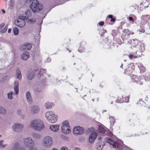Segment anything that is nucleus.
Listing matches in <instances>:
<instances>
[{"instance_id":"1a4fd4ad","label":"nucleus","mask_w":150,"mask_h":150,"mask_svg":"<svg viewBox=\"0 0 150 150\" xmlns=\"http://www.w3.org/2000/svg\"><path fill=\"white\" fill-rule=\"evenodd\" d=\"M24 18L22 16L19 20H17L15 22V25L20 27L22 28L24 27L25 24V22L23 20Z\"/></svg>"},{"instance_id":"13d9d810","label":"nucleus","mask_w":150,"mask_h":150,"mask_svg":"<svg viewBox=\"0 0 150 150\" xmlns=\"http://www.w3.org/2000/svg\"><path fill=\"white\" fill-rule=\"evenodd\" d=\"M148 108H149H149H150V107H148Z\"/></svg>"},{"instance_id":"bf43d9fd","label":"nucleus","mask_w":150,"mask_h":150,"mask_svg":"<svg viewBox=\"0 0 150 150\" xmlns=\"http://www.w3.org/2000/svg\"><path fill=\"white\" fill-rule=\"evenodd\" d=\"M7 0H4L5 1H6Z\"/></svg>"},{"instance_id":"9d476101","label":"nucleus","mask_w":150,"mask_h":150,"mask_svg":"<svg viewBox=\"0 0 150 150\" xmlns=\"http://www.w3.org/2000/svg\"><path fill=\"white\" fill-rule=\"evenodd\" d=\"M105 142L108 143L112 145L113 147L116 148L117 146V148H118V146L117 143L115 142H114L110 138H105Z\"/></svg>"},{"instance_id":"c9c22d12","label":"nucleus","mask_w":150,"mask_h":150,"mask_svg":"<svg viewBox=\"0 0 150 150\" xmlns=\"http://www.w3.org/2000/svg\"><path fill=\"white\" fill-rule=\"evenodd\" d=\"M35 22V20L34 19H32L30 20L29 21L28 23H32Z\"/></svg>"},{"instance_id":"2f4dec72","label":"nucleus","mask_w":150,"mask_h":150,"mask_svg":"<svg viewBox=\"0 0 150 150\" xmlns=\"http://www.w3.org/2000/svg\"><path fill=\"white\" fill-rule=\"evenodd\" d=\"M46 70L45 69H40V70L39 74L40 75H41V74H42L43 73H46Z\"/></svg>"},{"instance_id":"c756f323","label":"nucleus","mask_w":150,"mask_h":150,"mask_svg":"<svg viewBox=\"0 0 150 150\" xmlns=\"http://www.w3.org/2000/svg\"><path fill=\"white\" fill-rule=\"evenodd\" d=\"M14 4V0H11L10 1L9 6L11 8H12Z\"/></svg>"},{"instance_id":"f8f14e48","label":"nucleus","mask_w":150,"mask_h":150,"mask_svg":"<svg viewBox=\"0 0 150 150\" xmlns=\"http://www.w3.org/2000/svg\"><path fill=\"white\" fill-rule=\"evenodd\" d=\"M30 57V54L28 51L23 52L21 56V58L24 60H27Z\"/></svg>"},{"instance_id":"4c0bfd02","label":"nucleus","mask_w":150,"mask_h":150,"mask_svg":"<svg viewBox=\"0 0 150 150\" xmlns=\"http://www.w3.org/2000/svg\"><path fill=\"white\" fill-rule=\"evenodd\" d=\"M17 113L18 115H20L21 113V111L20 109H18L17 111Z\"/></svg>"},{"instance_id":"393cba45","label":"nucleus","mask_w":150,"mask_h":150,"mask_svg":"<svg viewBox=\"0 0 150 150\" xmlns=\"http://www.w3.org/2000/svg\"><path fill=\"white\" fill-rule=\"evenodd\" d=\"M96 149L98 150H101L103 148V147L101 146V143L100 142L97 143L96 145Z\"/></svg>"},{"instance_id":"052dcab7","label":"nucleus","mask_w":150,"mask_h":150,"mask_svg":"<svg viewBox=\"0 0 150 150\" xmlns=\"http://www.w3.org/2000/svg\"><path fill=\"white\" fill-rule=\"evenodd\" d=\"M111 103V104H112V102Z\"/></svg>"},{"instance_id":"dca6fc26","label":"nucleus","mask_w":150,"mask_h":150,"mask_svg":"<svg viewBox=\"0 0 150 150\" xmlns=\"http://www.w3.org/2000/svg\"><path fill=\"white\" fill-rule=\"evenodd\" d=\"M32 137L35 140H38L41 138V136L39 134L36 133H33L31 134Z\"/></svg>"},{"instance_id":"f704fd0d","label":"nucleus","mask_w":150,"mask_h":150,"mask_svg":"<svg viewBox=\"0 0 150 150\" xmlns=\"http://www.w3.org/2000/svg\"><path fill=\"white\" fill-rule=\"evenodd\" d=\"M61 150H71L70 149H69L67 147L64 146L62 147L61 149Z\"/></svg>"},{"instance_id":"79ce46f5","label":"nucleus","mask_w":150,"mask_h":150,"mask_svg":"<svg viewBox=\"0 0 150 150\" xmlns=\"http://www.w3.org/2000/svg\"><path fill=\"white\" fill-rule=\"evenodd\" d=\"M129 20L130 21H132V22H133L134 21V19H133V18L132 17H129Z\"/></svg>"},{"instance_id":"6ab92c4d","label":"nucleus","mask_w":150,"mask_h":150,"mask_svg":"<svg viewBox=\"0 0 150 150\" xmlns=\"http://www.w3.org/2000/svg\"><path fill=\"white\" fill-rule=\"evenodd\" d=\"M59 125H52L50 126V129L54 132H57L59 129Z\"/></svg>"},{"instance_id":"5fc2aeb1","label":"nucleus","mask_w":150,"mask_h":150,"mask_svg":"<svg viewBox=\"0 0 150 150\" xmlns=\"http://www.w3.org/2000/svg\"><path fill=\"white\" fill-rule=\"evenodd\" d=\"M41 23H38V25H40V24H41Z\"/></svg>"},{"instance_id":"aec40b11","label":"nucleus","mask_w":150,"mask_h":150,"mask_svg":"<svg viewBox=\"0 0 150 150\" xmlns=\"http://www.w3.org/2000/svg\"><path fill=\"white\" fill-rule=\"evenodd\" d=\"M53 106V103H52L47 102L45 104V107L46 108V109H47L51 108L52 107V106Z\"/></svg>"},{"instance_id":"2eb2a0df","label":"nucleus","mask_w":150,"mask_h":150,"mask_svg":"<svg viewBox=\"0 0 150 150\" xmlns=\"http://www.w3.org/2000/svg\"><path fill=\"white\" fill-rule=\"evenodd\" d=\"M26 96L28 102L31 104L32 102V99L31 94L29 91L27 92L26 93Z\"/></svg>"},{"instance_id":"37998d69","label":"nucleus","mask_w":150,"mask_h":150,"mask_svg":"<svg viewBox=\"0 0 150 150\" xmlns=\"http://www.w3.org/2000/svg\"><path fill=\"white\" fill-rule=\"evenodd\" d=\"M133 57V55H132L131 54H130L129 55V58L130 59H132V57Z\"/></svg>"},{"instance_id":"8fccbe9b","label":"nucleus","mask_w":150,"mask_h":150,"mask_svg":"<svg viewBox=\"0 0 150 150\" xmlns=\"http://www.w3.org/2000/svg\"><path fill=\"white\" fill-rule=\"evenodd\" d=\"M75 150H80V149L79 148H76Z\"/></svg>"},{"instance_id":"a878e982","label":"nucleus","mask_w":150,"mask_h":150,"mask_svg":"<svg viewBox=\"0 0 150 150\" xmlns=\"http://www.w3.org/2000/svg\"><path fill=\"white\" fill-rule=\"evenodd\" d=\"M13 32L14 35H17L19 33L18 28H14L13 29Z\"/></svg>"},{"instance_id":"0eeeda50","label":"nucleus","mask_w":150,"mask_h":150,"mask_svg":"<svg viewBox=\"0 0 150 150\" xmlns=\"http://www.w3.org/2000/svg\"><path fill=\"white\" fill-rule=\"evenodd\" d=\"M24 127V126L22 124L20 123L14 124L12 126L13 130L17 133L21 132Z\"/></svg>"},{"instance_id":"a211bd4d","label":"nucleus","mask_w":150,"mask_h":150,"mask_svg":"<svg viewBox=\"0 0 150 150\" xmlns=\"http://www.w3.org/2000/svg\"><path fill=\"white\" fill-rule=\"evenodd\" d=\"M35 72L34 71H30L27 75V78L29 80H31L34 77Z\"/></svg>"},{"instance_id":"e433bc0d","label":"nucleus","mask_w":150,"mask_h":150,"mask_svg":"<svg viewBox=\"0 0 150 150\" xmlns=\"http://www.w3.org/2000/svg\"><path fill=\"white\" fill-rule=\"evenodd\" d=\"M28 150H38L36 148L34 147H30V148H29Z\"/></svg>"},{"instance_id":"9b49d317","label":"nucleus","mask_w":150,"mask_h":150,"mask_svg":"<svg viewBox=\"0 0 150 150\" xmlns=\"http://www.w3.org/2000/svg\"><path fill=\"white\" fill-rule=\"evenodd\" d=\"M97 134L93 132L90 135L89 138V141L91 143H93L97 137Z\"/></svg>"},{"instance_id":"7c9ffc66","label":"nucleus","mask_w":150,"mask_h":150,"mask_svg":"<svg viewBox=\"0 0 150 150\" xmlns=\"http://www.w3.org/2000/svg\"><path fill=\"white\" fill-rule=\"evenodd\" d=\"M8 24H7L6 25L4 29L1 30V33H4L6 32L8 29Z\"/></svg>"},{"instance_id":"f3484780","label":"nucleus","mask_w":150,"mask_h":150,"mask_svg":"<svg viewBox=\"0 0 150 150\" xmlns=\"http://www.w3.org/2000/svg\"><path fill=\"white\" fill-rule=\"evenodd\" d=\"M16 74L17 78L20 80H21L22 75L20 70L19 68H17L16 70Z\"/></svg>"},{"instance_id":"473e14b6","label":"nucleus","mask_w":150,"mask_h":150,"mask_svg":"<svg viewBox=\"0 0 150 150\" xmlns=\"http://www.w3.org/2000/svg\"><path fill=\"white\" fill-rule=\"evenodd\" d=\"M99 131L100 133H104L105 132V130L104 128L102 127L101 126H100L99 128Z\"/></svg>"},{"instance_id":"603ef678","label":"nucleus","mask_w":150,"mask_h":150,"mask_svg":"<svg viewBox=\"0 0 150 150\" xmlns=\"http://www.w3.org/2000/svg\"><path fill=\"white\" fill-rule=\"evenodd\" d=\"M19 150H25V149H24V148L22 147L21 149Z\"/></svg>"},{"instance_id":"49530a36","label":"nucleus","mask_w":150,"mask_h":150,"mask_svg":"<svg viewBox=\"0 0 150 150\" xmlns=\"http://www.w3.org/2000/svg\"><path fill=\"white\" fill-rule=\"evenodd\" d=\"M11 29L10 28H9L8 29V33H10L11 32Z\"/></svg>"},{"instance_id":"ddd939ff","label":"nucleus","mask_w":150,"mask_h":150,"mask_svg":"<svg viewBox=\"0 0 150 150\" xmlns=\"http://www.w3.org/2000/svg\"><path fill=\"white\" fill-rule=\"evenodd\" d=\"M39 111V108L37 105H33L31 107V111L35 114L38 113Z\"/></svg>"},{"instance_id":"864d4df0","label":"nucleus","mask_w":150,"mask_h":150,"mask_svg":"<svg viewBox=\"0 0 150 150\" xmlns=\"http://www.w3.org/2000/svg\"><path fill=\"white\" fill-rule=\"evenodd\" d=\"M52 150H58L57 149L54 148H53Z\"/></svg>"},{"instance_id":"4468645a","label":"nucleus","mask_w":150,"mask_h":150,"mask_svg":"<svg viewBox=\"0 0 150 150\" xmlns=\"http://www.w3.org/2000/svg\"><path fill=\"white\" fill-rule=\"evenodd\" d=\"M19 83V81L17 80L15 81L14 82V92L16 95H18V93L19 88L18 85Z\"/></svg>"},{"instance_id":"f03ea898","label":"nucleus","mask_w":150,"mask_h":150,"mask_svg":"<svg viewBox=\"0 0 150 150\" xmlns=\"http://www.w3.org/2000/svg\"><path fill=\"white\" fill-rule=\"evenodd\" d=\"M31 1L32 2L30 5V8L33 12H38L42 9V5L37 0H27V2L30 3Z\"/></svg>"},{"instance_id":"58836bf2","label":"nucleus","mask_w":150,"mask_h":150,"mask_svg":"<svg viewBox=\"0 0 150 150\" xmlns=\"http://www.w3.org/2000/svg\"><path fill=\"white\" fill-rule=\"evenodd\" d=\"M146 18H147L148 19L149 18H150V16H149L147 15H146L142 16L141 17V18H142L143 19V18H144V17H146Z\"/></svg>"},{"instance_id":"680f3d73","label":"nucleus","mask_w":150,"mask_h":150,"mask_svg":"<svg viewBox=\"0 0 150 150\" xmlns=\"http://www.w3.org/2000/svg\"><path fill=\"white\" fill-rule=\"evenodd\" d=\"M75 63H74V65H75Z\"/></svg>"},{"instance_id":"7ed1b4c3","label":"nucleus","mask_w":150,"mask_h":150,"mask_svg":"<svg viewBox=\"0 0 150 150\" xmlns=\"http://www.w3.org/2000/svg\"><path fill=\"white\" fill-rule=\"evenodd\" d=\"M47 120L52 123L56 122L57 120V117L56 115L52 111H47L45 114Z\"/></svg>"},{"instance_id":"a18cd8bd","label":"nucleus","mask_w":150,"mask_h":150,"mask_svg":"<svg viewBox=\"0 0 150 150\" xmlns=\"http://www.w3.org/2000/svg\"><path fill=\"white\" fill-rule=\"evenodd\" d=\"M108 18H112V16L111 15H108Z\"/></svg>"},{"instance_id":"6e6552de","label":"nucleus","mask_w":150,"mask_h":150,"mask_svg":"<svg viewBox=\"0 0 150 150\" xmlns=\"http://www.w3.org/2000/svg\"><path fill=\"white\" fill-rule=\"evenodd\" d=\"M73 132L74 134L81 135L84 133V129L80 126L75 127L73 129Z\"/></svg>"},{"instance_id":"c85d7f7f","label":"nucleus","mask_w":150,"mask_h":150,"mask_svg":"<svg viewBox=\"0 0 150 150\" xmlns=\"http://www.w3.org/2000/svg\"><path fill=\"white\" fill-rule=\"evenodd\" d=\"M4 142L3 140L0 141V147L1 148H4L7 146V144H3Z\"/></svg>"},{"instance_id":"a19ab883","label":"nucleus","mask_w":150,"mask_h":150,"mask_svg":"<svg viewBox=\"0 0 150 150\" xmlns=\"http://www.w3.org/2000/svg\"><path fill=\"white\" fill-rule=\"evenodd\" d=\"M99 25L100 26L103 25L104 24V22L103 21H101L99 23Z\"/></svg>"},{"instance_id":"5701e85b","label":"nucleus","mask_w":150,"mask_h":150,"mask_svg":"<svg viewBox=\"0 0 150 150\" xmlns=\"http://www.w3.org/2000/svg\"><path fill=\"white\" fill-rule=\"evenodd\" d=\"M6 113V109L4 107H0V114L4 115Z\"/></svg>"},{"instance_id":"20e7f679","label":"nucleus","mask_w":150,"mask_h":150,"mask_svg":"<svg viewBox=\"0 0 150 150\" xmlns=\"http://www.w3.org/2000/svg\"><path fill=\"white\" fill-rule=\"evenodd\" d=\"M61 128L62 132L64 134H68L71 132L70 127L67 121L63 122Z\"/></svg>"},{"instance_id":"de8ad7c7","label":"nucleus","mask_w":150,"mask_h":150,"mask_svg":"<svg viewBox=\"0 0 150 150\" xmlns=\"http://www.w3.org/2000/svg\"><path fill=\"white\" fill-rule=\"evenodd\" d=\"M102 147L103 148V147L105 145V143L103 142V144H102Z\"/></svg>"},{"instance_id":"ea45409f","label":"nucleus","mask_w":150,"mask_h":150,"mask_svg":"<svg viewBox=\"0 0 150 150\" xmlns=\"http://www.w3.org/2000/svg\"><path fill=\"white\" fill-rule=\"evenodd\" d=\"M4 25L5 24L4 23H2L1 24H0V29H1Z\"/></svg>"},{"instance_id":"c03bdc74","label":"nucleus","mask_w":150,"mask_h":150,"mask_svg":"<svg viewBox=\"0 0 150 150\" xmlns=\"http://www.w3.org/2000/svg\"><path fill=\"white\" fill-rule=\"evenodd\" d=\"M115 21V19L114 18H111V20H110V21L111 22H114Z\"/></svg>"},{"instance_id":"412c9836","label":"nucleus","mask_w":150,"mask_h":150,"mask_svg":"<svg viewBox=\"0 0 150 150\" xmlns=\"http://www.w3.org/2000/svg\"><path fill=\"white\" fill-rule=\"evenodd\" d=\"M22 148L20 147V144L17 142L16 143L13 147V150H19L21 149Z\"/></svg>"},{"instance_id":"3c124183","label":"nucleus","mask_w":150,"mask_h":150,"mask_svg":"<svg viewBox=\"0 0 150 150\" xmlns=\"http://www.w3.org/2000/svg\"><path fill=\"white\" fill-rule=\"evenodd\" d=\"M101 138H102V137H98V140H100L101 139Z\"/></svg>"},{"instance_id":"39448f33","label":"nucleus","mask_w":150,"mask_h":150,"mask_svg":"<svg viewBox=\"0 0 150 150\" xmlns=\"http://www.w3.org/2000/svg\"><path fill=\"white\" fill-rule=\"evenodd\" d=\"M23 142L24 146L28 148L34 147L35 145L34 142L30 137L24 139L23 140Z\"/></svg>"},{"instance_id":"72a5a7b5","label":"nucleus","mask_w":150,"mask_h":150,"mask_svg":"<svg viewBox=\"0 0 150 150\" xmlns=\"http://www.w3.org/2000/svg\"><path fill=\"white\" fill-rule=\"evenodd\" d=\"M8 77V76H6L3 77L2 79V82H4L7 79Z\"/></svg>"},{"instance_id":"cd10ccee","label":"nucleus","mask_w":150,"mask_h":150,"mask_svg":"<svg viewBox=\"0 0 150 150\" xmlns=\"http://www.w3.org/2000/svg\"><path fill=\"white\" fill-rule=\"evenodd\" d=\"M109 119H110V124L111 123L113 124L115 122V120L114 118L112 116H110L109 117Z\"/></svg>"},{"instance_id":"423d86ee","label":"nucleus","mask_w":150,"mask_h":150,"mask_svg":"<svg viewBox=\"0 0 150 150\" xmlns=\"http://www.w3.org/2000/svg\"><path fill=\"white\" fill-rule=\"evenodd\" d=\"M43 146L46 148L51 147L52 144V137L48 136L45 137L43 141Z\"/></svg>"},{"instance_id":"6e6d98bb","label":"nucleus","mask_w":150,"mask_h":150,"mask_svg":"<svg viewBox=\"0 0 150 150\" xmlns=\"http://www.w3.org/2000/svg\"><path fill=\"white\" fill-rule=\"evenodd\" d=\"M122 65H123V64H121V67H122Z\"/></svg>"},{"instance_id":"4d7b16f0","label":"nucleus","mask_w":150,"mask_h":150,"mask_svg":"<svg viewBox=\"0 0 150 150\" xmlns=\"http://www.w3.org/2000/svg\"><path fill=\"white\" fill-rule=\"evenodd\" d=\"M136 57H135V56H134V58H136Z\"/></svg>"},{"instance_id":"09e8293b","label":"nucleus","mask_w":150,"mask_h":150,"mask_svg":"<svg viewBox=\"0 0 150 150\" xmlns=\"http://www.w3.org/2000/svg\"><path fill=\"white\" fill-rule=\"evenodd\" d=\"M2 11L3 13H5V11L4 9L2 10Z\"/></svg>"},{"instance_id":"bb28decb","label":"nucleus","mask_w":150,"mask_h":150,"mask_svg":"<svg viewBox=\"0 0 150 150\" xmlns=\"http://www.w3.org/2000/svg\"><path fill=\"white\" fill-rule=\"evenodd\" d=\"M32 12L31 10H28L25 12V14L27 17H30L31 15Z\"/></svg>"},{"instance_id":"4be33fe9","label":"nucleus","mask_w":150,"mask_h":150,"mask_svg":"<svg viewBox=\"0 0 150 150\" xmlns=\"http://www.w3.org/2000/svg\"><path fill=\"white\" fill-rule=\"evenodd\" d=\"M23 47V49L24 50H30L31 49L32 47V45L30 44L26 43L24 45Z\"/></svg>"},{"instance_id":"b1692460","label":"nucleus","mask_w":150,"mask_h":150,"mask_svg":"<svg viewBox=\"0 0 150 150\" xmlns=\"http://www.w3.org/2000/svg\"><path fill=\"white\" fill-rule=\"evenodd\" d=\"M14 93L13 91H11L9 92L7 94V97L8 99L12 100L13 99V95Z\"/></svg>"},{"instance_id":"f257e3e1","label":"nucleus","mask_w":150,"mask_h":150,"mask_svg":"<svg viewBox=\"0 0 150 150\" xmlns=\"http://www.w3.org/2000/svg\"><path fill=\"white\" fill-rule=\"evenodd\" d=\"M30 127L35 130L39 131L44 128L45 125L42 121L39 119H35L31 121Z\"/></svg>"}]
</instances>
